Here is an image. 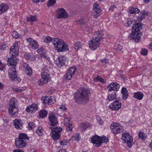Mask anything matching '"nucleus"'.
Listing matches in <instances>:
<instances>
[{"mask_svg":"<svg viewBox=\"0 0 152 152\" xmlns=\"http://www.w3.org/2000/svg\"><path fill=\"white\" fill-rule=\"evenodd\" d=\"M49 119L50 126H52L49 127L51 130V135L53 139L56 140L60 138V132L62 129L61 127H53V126H56L58 124L57 118L53 114H51L49 116Z\"/></svg>","mask_w":152,"mask_h":152,"instance_id":"1","label":"nucleus"},{"mask_svg":"<svg viewBox=\"0 0 152 152\" xmlns=\"http://www.w3.org/2000/svg\"><path fill=\"white\" fill-rule=\"evenodd\" d=\"M143 26V24L141 23L138 22L133 24L132 32L129 35V39L133 40L135 42L139 41L142 36L141 33L140 31L142 29Z\"/></svg>","mask_w":152,"mask_h":152,"instance_id":"2","label":"nucleus"},{"mask_svg":"<svg viewBox=\"0 0 152 152\" xmlns=\"http://www.w3.org/2000/svg\"><path fill=\"white\" fill-rule=\"evenodd\" d=\"M89 93V91L85 88L78 90L77 94V102L82 104L87 103L89 101L88 95Z\"/></svg>","mask_w":152,"mask_h":152,"instance_id":"3","label":"nucleus"},{"mask_svg":"<svg viewBox=\"0 0 152 152\" xmlns=\"http://www.w3.org/2000/svg\"><path fill=\"white\" fill-rule=\"evenodd\" d=\"M29 137L24 133H20L19 135V138L15 140V144L18 148H23L26 145V140H29Z\"/></svg>","mask_w":152,"mask_h":152,"instance_id":"4","label":"nucleus"},{"mask_svg":"<svg viewBox=\"0 0 152 152\" xmlns=\"http://www.w3.org/2000/svg\"><path fill=\"white\" fill-rule=\"evenodd\" d=\"M100 43V40L98 38H93L89 42V47L91 50H95L99 46Z\"/></svg>","mask_w":152,"mask_h":152,"instance_id":"5","label":"nucleus"},{"mask_svg":"<svg viewBox=\"0 0 152 152\" xmlns=\"http://www.w3.org/2000/svg\"><path fill=\"white\" fill-rule=\"evenodd\" d=\"M56 12L57 19H65L68 17V14L64 8L58 9L56 11Z\"/></svg>","mask_w":152,"mask_h":152,"instance_id":"6","label":"nucleus"},{"mask_svg":"<svg viewBox=\"0 0 152 152\" xmlns=\"http://www.w3.org/2000/svg\"><path fill=\"white\" fill-rule=\"evenodd\" d=\"M111 128L113 133L114 134H118L124 131L123 127L117 123H113Z\"/></svg>","mask_w":152,"mask_h":152,"instance_id":"7","label":"nucleus"},{"mask_svg":"<svg viewBox=\"0 0 152 152\" xmlns=\"http://www.w3.org/2000/svg\"><path fill=\"white\" fill-rule=\"evenodd\" d=\"M76 67L73 66L70 67L67 71L66 74L64 75V78L66 80H69L75 74V72Z\"/></svg>","mask_w":152,"mask_h":152,"instance_id":"8","label":"nucleus"},{"mask_svg":"<svg viewBox=\"0 0 152 152\" xmlns=\"http://www.w3.org/2000/svg\"><path fill=\"white\" fill-rule=\"evenodd\" d=\"M122 138L124 141V142L127 144L129 147H131L132 146L133 139L129 134L127 133H124L122 136Z\"/></svg>","mask_w":152,"mask_h":152,"instance_id":"9","label":"nucleus"},{"mask_svg":"<svg viewBox=\"0 0 152 152\" xmlns=\"http://www.w3.org/2000/svg\"><path fill=\"white\" fill-rule=\"evenodd\" d=\"M67 58L65 57L60 56H58L57 60H58V61L56 62L57 65L60 67L67 64L68 63V60ZM57 61V60L56 61Z\"/></svg>","mask_w":152,"mask_h":152,"instance_id":"10","label":"nucleus"},{"mask_svg":"<svg viewBox=\"0 0 152 152\" xmlns=\"http://www.w3.org/2000/svg\"><path fill=\"white\" fill-rule=\"evenodd\" d=\"M101 137L96 135L91 138V142L96 147H99L102 144Z\"/></svg>","mask_w":152,"mask_h":152,"instance_id":"11","label":"nucleus"},{"mask_svg":"<svg viewBox=\"0 0 152 152\" xmlns=\"http://www.w3.org/2000/svg\"><path fill=\"white\" fill-rule=\"evenodd\" d=\"M121 104L118 100L115 101L109 106L110 109L113 110H117L121 108Z\"/></svg>","mask_w":152,"mask_h":152,"instance_id":"12","label":"nucleus"},{"mask_svg":"<svg viewBox=\"0 0 152 152\" xmlns=\"http://www.w3.org/2000/svg\"><path fill=\"white\" fill-rule=\"evenodd\" d=\"M120 87V85L116 83L112 82L108 86L107 89L109 91L111 92L113 91H118Z\"/></svg>","mask_w":152,"mask_h":152,"instance_id":"13","label":"nucleus"},{"mask_svg":"<svg viewBox=\"0 0 152 152\" xmlns=\"http://www.w3.org/2000/svg\"><path fill=\"white\" fill-rule=\"evenodd\" d=\"M93 11L95 12L96 13V15L95 16V18H97L99 16L102 10L101 9L100 6L99 4L97 2L95 3L93 5Z\"/></svg>","mask_w":152,"mask_h":152,"instance_id":"14","label":"nucleus"},{"mask_svg":"<svg viewBox=\"0 0 152 152\" xmlns=\"http://www.w3.org/2000/svg\"><path fill=\"white\" fill-rule=\"evenodd\" d=\"M64 43V41L59 38H54L53 42V44L56 49Z\"/></svg>","mask_w":152,"mask_h":152,"instance_id":"15","label":"nucleus"},{"mask_svg":"<svg viewBox=\"0 0 152 152\" xmlns=\"http://www.w3.org/2000/svg\"><path fill=\"white\" fill-rule=\"evenodd\" d=\"M18 46L13 45L12 46L10 49V53L13 57H16V56H18Z\"/></svg>","mask_w":152,"mask_h":152,"instance_id":"16","label":"nucleus"},{"mask_svg":"<svg viewBox=\"0 0 152 152\" xmlns=\"http://www.w3.org/2000/svg\"><path fill=\"white\" fill-rule=\"evenodd\" d=\"M8 76L10 80H13L14 79L12 77L13 73H17L15 67H11L9 68L8 70Z\"/></svg>","mask_w":152,"mask_h":152,"instance_id":"17","label":"nucleus"},{"mask_svg":"<svg viewBox=\"0 0 152 152\" xmlns=\"http://www.w3.org/2000/svg\"><path fill=\"white\" fill-rule=\"evenodd\" d=\"M7 63L8 65L10 66H13V67H15L17 63V60L15 57H11L9 58L7 60Z\"/></svg>","mask_w":152,"mask_h":152,"instance_id":"18","label":"nucleus"},{"mask_svg":"<svg viewBox=\"0 0 152 152\" xmlns=\"http://www.w3.org/2000/svg\"><path fill=\"white\" fill-rule=\"evenodd\" d=\"M9 112L10 115H16L18 112V107H9Z\"/></svg>","mask_w":152,"mask_h":152,"instance_id":"19","label":"nucleus"},{"mask_svg":"<svg viewBox=\"0 0 152 152\" xmlns=\"http://www.w3.org/2000/svg\"><path fill=\"white\" fill-rule=\"evenodd\" d=\"M66 120H67V121L65 123L66 130L69 132H71L74 127V125L71 123H69L70 119L69 118H67Z\"/></svg>","mask_w":152,"mask_h":152,"instance_id":"20","label":"nucleus"},{"mask_svg":"<svg viewBox=\"0 0 152 152\" xmlns=\"http://www.w3.org/2000/svg\"><path fill=\"white\" fill-rule=\"evenodd\" d=\"M61 46L56 50L58 52H62L67 51L69 50V47L64 42V43L61 44Z\"/></svg>","mask_w":152,"mask_h":152,"instance_id":"21","label":"nucleus"},{"mask_svg":"<svg viewBox=\"0 0 152 152\" xmlns=\"http://www.w3.org/2000/svg\"><path fill=\"white\" fill-rule=\"evenodd\" d=\"M90 126L89 123L88 122L80 123L78 126V128L82 131L85 130L87 128Z\"/></svg>","mask_w":152,"mask_h":152,"instance_id":"22","label":"nucleus"},{"mask_svg":"<svg viewBox=\"0 0 152 152\" xmlns=\"http://www.w3.org/2000/svg\"><path fill=\"white\" fill-rule=\"evenodd\" d=\"M8 9L9 7L7 4L4 3L0 4V15L6 11Z\"/></svg>","mask_w":152,"mask_h":152,"instance_id":"23","label":"nucleus"},{"mask_svg":"<svg viewBox=\"0 0 152 152\" xmlns=\"http://www.w3.org/2000/svg\"><path fill=\"white\" fill-rule=\"evenodd\" d=\"M24 66L25 67V73L28 75H31L32 73V69L28 64H25Z\"/></svg>","mask_w":152,"mask_h":152,"instance_id":"24","label":"nucleus"},{"mask_svg":"<svg viewBox=\"0 0 152 152\" xmlns=\"http://www.w3.org/2000/svg\"><path fill=\"white\" fill-rule=\"evenodd\" d=\"M13 123L15 128L17 129H21L20 128L22 126V121L16 119L13 121Z\"/></svg>","mask_w":152,"mask_h":152,"instance_id":"25","label":"nucleus"},{"mask_svg":"<svg viewBox=\"0 0 152 152\" xmlns=\"http://www.w3.org/2000/svg\"><path fill=\"white\" fill-rule=\"evenodd\" d=\"M18 102L15 98H12L10 100L9 103V107H18L17 105Z\"/></svg>","mask_w":152,"mask_h":152,"instance_id":"26","label":"nucleus"},{"mask_svg":"<svg viewBox=\"0 0 152 152\" xmlns=\"http://www.w3.org/2000/svg\"><path fill=\"white\" fill-rule=\"evenodd\" d=\"M41 75L42 79L45 80V82H48L50 79L49 75L46 72H42Z\"/></svg>","mask_w":152,"mask_h":152,"instance_id":"27","label":"nucleus"},{"mask_svg":"<svg viewBox=\"0 0 152 152\" xmlns=\"http://www.w3.org/2000/svg\"><path fill=\"white\" fill-rule=\"evenodd\" d=\"M24 56L26 59L31 60H33L35 58V56L32 53H26Z\"/></svg>","mask_w":152,"mask_h":152,"instance_id":"28","label":"nucleus"},{"mask_svg":"<svg viewBox=\"0 0 152 152\" xmlns=\"http://www.w3.org/2000/svg\"><path fill=\"white\" fill-rule=\"evenodd\" d=\"M143 94L141 92H137L134 94V97L139 100L142 99L143 97Z\"/></svg>","mask_w":152,"mask_h":152,"instance_id":"29","label":"nucleus"},{"mask_svg":"<svg viewBox=\"0 0 152 152\" xmlns=\"http://www.w3.org/2000/svg\"><path fill=\"white\" fill-rule=\"evenodd\" d=\"M121 93L122 94L123 99H127L128 97V92L126 88L123 87L122 88Z\"/></svg>","mask_w":152,"mask_h":152,"instance_id":"30","label":"nucleus"},{"mask_svg":"<svg viewBox=\"0 0 152 152\" xmlns=\"http://www.w3.org/2000/svg\"><path fill=\"white\" fill-rule=\"evenodd\" d=\"M93 80L96 83L99 82L102 83H105L106 82L105 80L103 79L99 75H97L96 77H94Z\"/></svg>","mask_w":152,"mask_h":152,"instance_id":"31","label":"nucleus"},{"mask_svg":"<svg viewBox=\"0 0 152 152\" xmlns=\"http://www.w3.org/2000/svg\"><path fill=\"white\" fill-rule=\"evenodd\" d=\"M116 97V93L114 92L111 94H109L107 96V99L109 101H112L115 99Z\"/></svg>","mask_w":152,"mask_h":152,"instance_id":"32","label":"nucleus"},{"mask_svg":"<svg viewBox=\"0 0 152 152\" xmlns=\"http://www.w3.org/2000/svg\"><path fill=\"white\" fill-rule=\"evenodd\" d=\"M29 45H30L31 48L34 49L38 48L39 47V45L37 42L35 40L33 41L32 43L29 44Z\"/></svg>","mask_w":152,"mask_h":152,"instance_id":"33","label":"nucleus"},{"mask_svg":"<svg viewBox=\"0 0 152 152\" xmlns=\"http://www.w3.org/2000/svg\"><path fill=\"white\" fill-rule=\"evenodd\" d=\"M96 34L97 37H96L98 38L99 39L100 38H103L104 37V32L101 30L97 31Z\"/></svg>","mask_w":152,"mask_h":152,"instance_id":"34","label":"nucleus"},{"mask_svg":"<svg viewBox=\"0 0 152 152\" xmlns=\"http://www.w3.org/2000/svg\"><path fill=\"white\" fill-rule=\"evenodd\" d=\"M44 129L41 127H38L36 131L37 133L39 136H42V135Z\"/></svg>","mask_w":152,"mask_h":152,"instance_id":"35","label":"nucleus"},{"mask_svg":"<svg viewBox=\"0 0 152 152\" xmlns=\"http://www.w3.org/2000/svg\"><path fill=\"white\" fill-rule=\"evenodd\" d=\"M139 12V9L137 8H132L129 10V12L131 14L138 13Z\"/></svg>","mask_w":152,"mask_h":152,"instance_id":"36","label":"nucleus"},{"mask_svg":"<svg viewBox=\"0 0 152 152\" xmlns=\"http://www.w3.org/2000/svg\"><path fill=\"white\" fill-rule=\"evenodd\" d=\"M47 114V111L45 110H41L39 113V116L41 118H43L45 117Z\"/></svg>","mask_w":152,"mask_h":152,"instance_id":"37","label":"nucleus"},{"mask_svg":"<svg viewBox=\"0 0 152 152\" xmlns=\"http://www.w3.org/2000/svg\"><path fill=\"white\" fill-rule=\"evenodd\" d=\"M48 98H49V97L48 96L42 97L41 100L42 103L44 105H46L47 104H48Z\"/></svg>","mask_w":152,"mask_h":152,"instance_id":"38","label":"nucleus"},{"mask_svg":"<svg viewBox=\"0 0 152 152\" xmlns=\"http://www.w3.org/2000/svg\"><path fill=\"white\" fill-rule=\"evenodd\" d=\"M12 77L14 79L13 80H10L12 81H17L20 82L21 81V79L17 77V73H15L12 75Z\"/></svg>","mask_w":152,"mask_h":152,"instance_id":"39","label":"nucleus"},{"mask_svg":"<svg viewBox=\"0 0 152 152\" xmlns=\"http://www.w3.org/2000/svg\"><path fill=\"white\" fill-rule=\"evenodd\" d=\"M139 137L142 140H145L146 137L144 133L142 132H139L138 133Z\"/></svg>","mask_w":152,"mask_h":152,"instance_id":"40","label":"nucleus"},{"mask_svg":"<svg viewBox=\"0 0 152 152\" xmlns=\"http://www.w3.org/2000/svg\"><path fill=\"white\" fill-rule=\"evenodd\" d=\"M26 20L27 21L32 22L36 20V17L34 16H31L27 17Z\"/></svg>","mask_w":152,"mask_h":152,"instance_id":"41","label":"nucleus"},{"mask_svg":"<svg viewBox=\"0 0 152 152\" xmlns=\"http://www.w3.org/2000/svg\"><path fill=\"white\" fill-rule=\"evenodd\" d=\"M146 12H143L140 13V16H138V19L140 20H142L145 18V15H146Z\"/></svg>","mask_w":152,"mask_h":152,"instance_id":"42","label":"nucleus"},{"mask_svg":"<svg viewBox=\"0 0 152 152\" xmlns=\"http://www.w3.org/2000/svg\"><path fill=\"white\" fill-rule=\"evenodd\" d=\"M56 3V0H49L47 3V6L49 7L53 5Z\"/></svg>","mask_w":152,"mask_h":152,"instance_id":"43","label":"nucleus"},{"mask_svg":"<svg viewBox=\"0 0 152 152\" xmlns=\"http://www.w3.org/2000/svg\"><path fill=\"white\" fill-rule=\"evenodd\" d=\"M52 40V38L50 36H47L45 37L44 41L45 42L48 43L50 42Z\"/></svg>","mask_w":152,"mask_h":152,"instance_id":"44","label":"nucleus"},{"mask_svg":"<svg viewBox=\"0 0 152 152\" xmlns=\"http://www.w3.org/2000/svg\"><path fill=\"white\" fill-rule=\"evenodd\" d=\"M85 27L86 28V30L88 31H91L93 29L91 25L90 24L86 25L85 26Z\"/></svg>","mask_w":152,"mask_h":152,"instance_id":"45","label":"nucleus"},{"mask_svg":"<svg viewBox=\"0 0 152 152\" xmlns=\"http://www.w3.org/2000/svg\"><path fill=\"white\" fill-rule=\"evenodd\" d=\"M35 124L33 122H29L28 124V129H32L35 126Z\"/></svg>","mask_w":152,"mask_h":152,"instance_id":"46","label":"nucleus"},{"mask_svg":"<svg viewBox=\"0 0 152 152\" xmlns=\"http://www.w3.org/2000/svg\"><path fill=\"white\" fill-rule=\"evenodd\" d=\"M12 36L15 39H17L19 37V34L16 31H13L12 33Z\"/></svg>","mask_w":152,"mask_h":152,"instance_id":"47","label":"nucleus"},{"mask_svg":"<svg viewBox=\"0 0 152 152\" xmlns=\"http://www.w3.org/2000/svg\"><path fill=\"white\" fill-rule=\"evenodd\" d=\"M101 139L102 143V142L107 143L109 141L108 138L106 136L101 137Z\"/></svg>","mask_w":152,"mask_h":152,"instance_id":"48","label":"nucleus"},{"mask_svg":"<svg viewBox=\"0 0 152 152\" xmlns=\"http://www.w3.org/2000/svg\"><path fill=\"white\" fill-rule=\"evenodd\" d=\"M30 106L33 109L32 110H33V112H35L38 108V107L35 104H33Z\"/></svg>","mask_w":152,"mask_h":152,"instance_id":"49","label":"nucleus"},{"mask_svg":"<svg viewBox=\"0 0 152 152\" xmlns=\"http://www.w3.org/2000/svg\"><path fill=\"white\" fill-rule=\"evenodd\" d=\"M148 53V50L147 49L145 48H143L141 49L140 53H141L143 55H145L147 54Z\"/></svg>","mask_w":152,"mask_h":152,"instance_id":"50","label":"nucleus"},{"mask_svg":"<svg viewBox=\"0 0 152 152\" xmlns=\"http://www.w3.org/2000/svg\"><path fill=\"white\" fill-rule=\"evenodd\" d=\"M47 83L45 82V80L42 78L40 79L38 81V84L39 86L43 85L45 83Z\"/></svg>","mask_w":152,"mask_h":152,"instance_id":"51","label":"nucleus"},{"mask_svg":"<svg viewBox=\"0 0 152 152\" xmlns=\"http://www.w3.org/2000/svg\"><path fill=\"white\" fill-rule=\"evenodd\" d=\"M84 23L85 22L83 19H80L77 22V24H79L80 26L83 25Z\"/></svg>","mask_w":152,"mask_h":152,"instance_id":"52","label":"nucleus"},{"mask_svg":"<svg viewBox=\"0 0 152 152\" xmlns=\"http://www.w3.org/2000/svg\"><path fill=\"white\" fill-rule=\"evenodd\" d=\"M32 110L33 109L30 106L27 107L26 108L27 111L30 113H32L33 112Z\"/></svg>","mask_w":152,"mask_h":152,"instance_id":"53","label":"nucleus"},{"mask_svg":"<svg viewBox=\"0 0 152 152\" xmlns=\"http://www.w3.org/2000/svg\"><path fill=\"white\" fill-rule=\"evenodd\" d=\"M7 47V45L3 43L0 44V48L1 49H4Z\"/></svg>","mask_w":152,"mask_h":152,"instance_id":"54","label":"nucleus"},{"mask_svg":"<svg viewBox=\"0 0 152 152\" xmlns=\"http://www.w3.org/2000/svg\"><path fill=\"white\" fill-rule=\"evenodd\" d=\"M55 102V101L53 100L52 99H51V97L50 98L49 97V98H48V104H53Z\"/></svg>","mask_w":152,"mask_h":152,"instance_id":"55","label":"nucleus"},{"mask_svg":"<svg viewBox=\"0 0 152 152\" xmlns=\"http://www.w3.org/2000/svg\"><path fill=\"white\" fill-rule=\"evenodd\" d=\"M60 143V144L63 146L66 145H67V142L65 140L61 141Z\"/></svg>","mask_w":152,"mask_h":152,"instance_id":"56","label":"nucleus"},{"mask_svg":"<svg viewBox=\"0 0 152 152\" xmlns=\"http://www.w3.org/2000/svg\"><path fill=\"white\" fill-rule=\"evenodd\" d=\"M1 67H0V70L1 71H4V72L5 70V65L4 64H1Z\"/></svg>","mask_w":152,"mask_h":152,"instance_id":"57","label":"nucleus"},{"mask_svg":"<svg viewBox=\"0 0 152 152\" xmlns=\"http://www.w3.org/2000/svg\"><path fill=\"white\" fill-rule=\"evenodd\" d=\"M77 50H80V49H81L82 48V45L80 43L77 42Z\"/></svg>","mask_w":152,"mask_h":152,"instance_id":"58","label":"nucleus"},{"mask_svg":"<svg viewBox=\"0 0 152 152\" xmlns=\"http://www.w3.org/2000/svg\"><path fill=\"white\" fill-rule=\"evenodd\" d=\"M81 140L80 135L79 134H77V141L78 142Z\"/></svg>","mask_w":152,"mask_h":152,"instance_id":"59","label":"nucleus"},{"mask_svg":"<svg viewBox=\"0 0 152 152\" xmlns=\"http://www.w3.org/2000/svg\"><path fill=\"white\" fill-rule=\"evenodd\" d=\"M34 40L31 38H29L26 39V41L30 43V44L32 43V42H33V41H34Z\"/></svg>","mask_w":152,"mask_h":152,"instance_id":"60","label":"nucleus"},{"mask_svg":"<svg viewBox=\"0 0 152 152\" xmlns=\"http://www.w3.org/2000/svg\"><path fill=\"white\" fill-rule=\"evenodd\" d=\"M132 22L131 21H128L126 23V26H130L132 24Z\"/></svg>","mask_w":152,"mask_h":152,"instance_id":"61","label":"nucleus"},{"mask_svg":"<svg viewBox=\"0 0 152 152\" xmlns=\"http://www.w3.org/2000/svg\"><path fill=\"white\" fill-rule=\"evenodd\" d=\"M97 121L100 124L102 125L103 123L102 121L101 118L99 117H98L97 118Z\"/></svg>","mask_w":152,"mask_h":152,"instance_id":"62","label":"nucleus"},{"mask_svg":"<svg viewBox=\"0 0 152 152\" xmlns=\"http://www.w3.org/2000/svg\"><path fill=\"white\" fill-rule=\"evenodd\" d=\"M59 108L63 110H64L66 109V107L64 105H61Z\"/></svg>","mask_w":152,"mask_h":152,"instance_id":"63","label":"nucleus"},{"mask_svg":"<svg viewBox=\"0 0 152 152\" xmlns=\"http://www.w3.org/2000/svg\"><path fill=\"white\" fill-rule=\"evenodd\" d=\"M116 7V6L113 5L111 6V7L109 9V10L112 11L113 10L114 8H115Z\"/></svg>","mask_w":152,"mask_h":152,"instance_id":"64","label":"nucleus"}]
</instances>
